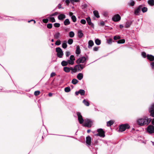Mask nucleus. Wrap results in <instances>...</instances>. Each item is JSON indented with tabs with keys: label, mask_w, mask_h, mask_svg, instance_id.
I'll use <instances>...</instances> for the list:
<instances>
[{
	"label": "nucleus",
	"mask_w": 154,
	"mask_h": 154,
	"mask_svg": "<svg viewBox=\"0 0 154 154\" xmlns=\"http://www.w3.org/2000/svg\"><path fill=\"white\" fill-rule=\"evenodd\" d=\"M79 67H81V69H82L84 66L82 64H78L75 66L73 69L72 67L69 68L67 67H65L63 68V70L66 72H69L71 70L74 72H76L77 69L79 71H81V69H79Z\"/></svg>",
	"instance_id": "1"
},
{
	"label": "nucleus",
	"mask_w": 154,
	"mask_h": 154,
	"mask_svg": "<svg viewBox=\"0 0 154 154\" xmlns=\"http://www.w3.org/2000/svg\"><path fill=\"white\" fill-rule=\"evenodd\" d=\"M152 119L148 118L146 116H144L143 118L138 119L137 121V124L140 126L148 125L151 121Z\"/></svg>",
	"instance_id": "2"
},
{
	"label": "nucleus",
	"mask_w": 154,
	"mask_h": 154,
	"mask_svg": "<svg viewBox=\"0 0 154 154\" xmlns=\"http://www.w3.org/2000/svg\"><path fill=\"white\" fill-rule=\"evenodd\" d=\"M130 128V126L128 124H122L119 125V130L120 132H123L125 131L126 129H129Z\"/></svg>",
	"instance_id": "3"
},
{
	"label": "nucleus",
	"mask_w": 154,
	"mask_h": 154,
	"mask_svg": "<svg viewBox=\"0 0 154 154\" xmlns=\"http://www.w3.org/2000/svg\"><path fill=\"white\" fill-rule=\"evenodd\" d=\"M56 51L57 53V56L59 58H62L63 55V53L60 47L57 48Z\"/></svg>",
	"instance_id": "4"
},
{
	"label": "nucleus",
	"mask_w": 154,
	"mask_h": 154,
	"mask_svg": "<svg viewBox=\"0 0 154 154\" xmlns=\"http://www.w3.org/2000/svg\"><path fill=\"white\" fill-rule=\"evenodd\" d=\"M92 123V121L90 119H85L84 124V126L90 128L91 127Z\"/></svg>",
	"instance_id": "5"
},
{
	"label": "nucleus",
	"mask_w": 154,
	"mask_h": 154,
	"mask_svg": "<svg viewBox=\"0 0 154 154\" xmlns=\"http://www.w3.org/2000/svg\"><path fill=\"white\" fill-rule=\"evenodd\" d=\"M97 131L98 133L95 135L96 136H99L103 137L105 136V132L102 129H98L97 130Z\"/></svg>",
	"instance_id": "6"
},
{
	"label": "nucleus",
	"mask_w": 154,
	"mask_h": 154,
	"mask_svg": "<svg viewBox=\"0 0 154 154\" xmlns=\"http://www.w3.org/2000/svg\"><path fill=\"white\" fill-rule=\"evenodd\" d=\"M153 125H149L147 128V131L149 134H152L154 133V126Z\"/></svg>",
	"instance_id": "7"
},
{
	"label": "nucleus",
	"mask_w": 154,
	"mask_h": 154,
	"mask_svg": "<svg viewBox=\"0 0 154 154\" xmlns=\"http://www.w3.org/2000/svg\"><path fill=\"white\" fill-rule=\"evenodd\" d=\"M76 114L78 116V120L80 124H82L84 122V120L81 113L79 112H77L76 113Z\"/></svg>",
	"instance_id": "8"
},
{
	"label": "nucleus",
	"mask_w": 154,
	"mask_h": 154,
	"mask_svg": "<svg viewBox=\"0 0 154 154\" xmlns=\"http://www.w3.org/2000/svg\"><path fill=\"white\" fill-rule=\"evenodd\" d=\"M112 20L114 22L118 21L121 20V17L119 14H116L113 16Z\"/></svg>",
	"instance_id": "9"
},
{
	"label": "nucleus",
	"mask_w": 154,
	"mask_h": 154,
	"mask_svg": "<svg viewBox=\"0 0 154 154\" xmlns=\"http://www.w3.org/2000/svg\"><path fill=\"white\" fill-rule=\"evenodd\" d=\"M86 21L88 24L91 26L93 28H94V25L93 23L91 22V19L90 17H89L86 18Z\"/></svg>",
	"instance_id": "10"
},
{
	"label": "nucleus",
	"mask_w": 154,
	"mask_h": 154,
	"mask_svg": "<svg viewBox=\"0 0 154 154\" xmlns=\"http://www.w3.org/2000/svg\"><path fill=\"white\" fill-rule=\"evenodd\" d=\"M142 7V5H140L139 6L138 8L137 9H136L134 11V14L135 15H139L138 14L140 11Z\"/></svg>",
	"instance_id": "11"
},
{
	"label": "nucleus",
	"mask_w": 154,
	"mask_h": 154,
	"mask_svg": "<svg viewBox=\"0 0 154 154\" xmlns=\"http://www.w3.org/2000/svg\"><path fill=\"white\" fill-rule=\"evenodd\" d=\"M86 142L88 145H90L91 144V137L89 136L86 137Z\"/></svg>",
	"instance_id": "12"
},
{
	"label": "nucleus",
	"mask_w": 154,
	"mask_h": 154,
	"mask_svg": "<svg viewBox=\"0 0 154 154\" xmlns=\"http://www.w3.org/2000/svg\"><path fill=\"white\" fill-rule=\"evenodd\" d=\"M146 57L147 59L151 61H152L154 60V56L152 55L147 54Z\"/></svg>",
	"instance_id": "13"
},
{
	"label": "nucleus",
	"mask_w": 154,
	"mask_h": 154,
	"mask_svg": "<svg viewBox=\"0 0 154 154\" xmlns=\"http://www.w3.org/2000/svg\"><path fill=\"white\" fill-rule=\"evenodd\" d=\"M66 18V16L63 14H61L58 16V19L59 20H62Z\"/></svg>",
	"instance_id": "14"
},
{
	"label": "nucleus",
	"mask_w": 154,
	"mask_h": 154,
	"mask_svg": "<svg viewBox=\"0 0 154 154\" xmlns=\"http://www.w3.org/2000/svg\"><path fill=\"white\" fill-rule=\"evenodd\" d=\"M94 45V43L92 40H89L88 42V48H91Z\"/></svg>",
	"instance_id": "15"
},
{
	"label": "nucleus",
	"mask_w": 154,
	"mask_h": 154,
	"mask_svg": "<svg viewBox=\"0 0 154 154\" xmlns=\"http://www.w3.org/2000/svg\"><path fill=\"white\" fill-rule=\"evenodd\" d=\"M93 13L94 16H95L97 18H99L100 17L99 12L95 10L94 11Z\"/></svg>",
	"instance_id": "16"
},
{
	"label": "nucleus",
	"mask_w": 154,
	"mask_h": 154,
	"mask_svg": "<svg viewBox=\"0 0 154 154\" xmlns=\"http://www.w3.org/2000/svg\"><path fill=\"white\" fill-rule=\"evenodd\" d=\"M77 77L79 80H81L83 78V75L82 73H79L78 74Z\"/></svg>",
	"instance_id": "17"
},
{
	"label": "nucleus",
	"mask_w": 154,
	"mask_h": 154,
	"mask_svg": "<svg viewBox=\"0 0 154 154\" xmlns=\"http://www.w3.org/2000/svg\"><path fill=\"white\" fill-rule=\"evenodd\" d=\"M65 26L68 25L70 24V22L69 21V20L68 19H66L63 22Z\"/></svg>",
	"instance_id": "18"
},
{
	"label": "nucleus",
	"mask_w": 154,
	"mask_h": 154,
	"mask_svg": "<svg viewBox=\"0 0 154 154\" xmlns=\"http://www.w3.org/2000/svg\"><path fill=\"white\" fill-rule=\"evenodd\" d=\"M148 3L151 6H154V0H149Z\"/></svg>",
	"instance_id": "19"
},
{
	"label": "nucleus",
	"mask_w": 154,
	"mask_h": 154,
	"mask_svg": "<svg viewBox=\"0 0 154 154\" xmlns=\"http://www.w3.org/2000/svg\"><path fill=\"white\" fill-rule=\"evenodd\" d=\"M154 110V103H152L149 109V112Z\"/></svg>",
	"instance_id": "20"
},
{
	"label": "nucleus",
	"mask_w": 154,
	"mask_h": 154,
	"mask_svg": "<svg viewBox=\"0 0 154 154\" xmlns=\"http://www.w3.org/2000/svg\"><path fill=\"white\" fill-rule=\"evenodd\" d=\"M60 33L59 32L56 33L54 35V36L56 39H58L60 37Z\"/></svg>",
	"instance_id": "21"
},
{
	"label": "nucleus",
	"mask_w": 154,
	"mask_h": 154,
	"mask_svg": "<svg viewBox=\"0 0 154 154\" xmlns=\"http://www.w3.org/2000/svg\"><path fill=\"white\" fill-rule=\"evenodd\" d=\"M75 52L77 54H79L80 53V48L79 45L77 46Z\"/></svg>",
	"instance_id": "22"
},
{
	"label": "nucleus",
	"mask_w": 154,
	"mask_h": 154,
	"mask_svg": "<svg viewBox=\"0 0 154 154\" xmlns=\"http://www.w3.org/2000/svg\"><path fill=\"white\" fill-rule=\"evenodd\" d=\"M114 123L113 121L110 120L107 122V125L108 126H110L112 125Z\"/></svg>",
	"instance_id": "23"
},
{
	"label": "nucleus",
	"mask_w": 154,
	"mask_h": 154,
	"mask_svg": "<svg viewBox=\"0 0 154 154\" xmlns=\"http://www.w3.org/2000/svg\"><path fill=\"white\" fill-rule=\"evenodd\" d=\"M131 23L132 22L131 21H127L125 24V27L126 28L129 27Z\"/></svg>",
	"instance_id": "24"
},
{
	"label": "nucleus",
	"mask_w": 154,
	"mask_h": 154,
	"mask_svg": "<svg viewBox=\"0 0 154 154\" xmlns=\"http://www.w3.org/2000/svg\"><path fill=\"white\" fill-rule=\"evenodd\" d=\"M83 34L82 33V31L79 30L78 32V35L79 38H81L83 36Z\"/></svg>",
	"instance_id": "25"
},
{
	"label": "nucleus",
	"mask_w": 154,
	"mask_h": 154,
	"mask_svg": "<svg viewBox=\"0 0 154 154\" xmlns=\"http://www.w3.org/2000/svg\"><path fill=\"white\" fill-rule=\"evenodd\" d=\"M79 94H80L81 95H84L85 94V91L84 90L80 89L79 90Z\"/></svg>",
	"instance_id": "26"
},
{
	"label": "nucleus",
	"mask_w": 154,
	"mask_h": 154,
	"mask_svg": "<svg viewBox=\"0 0 154 154\" xmlns=\"http://www.w3.org/2000/svg\"><path fill=\"white\" fill-rule=\"evenodd\" d=\"M62 47L64 49H65L67 48V45L66 44V41H64V42L62 44Z\"/></svg>",
	"instance_id": "27"
},
{
	"label": "nucleus",
	"mask_w": 154,
	"mask_h": 154,
	"mask_svg": "<svg viewBox=\"0 0 154 154\" xmlns=\"http://www.w3.org/2000/svg\"><path fill=\"white\" fill-rule=\"evenodd\" d=\"M61 65L63 66H66L67 65L68 62L65 61H63L61 63Z\"/></svg>",
	"instance_id": "28"
},
{
	"label": "nucleus",
	"mask_w": 154,
	"mask_h": 154,
	"mask_svg": "<svg viewBox=\"0 0 154 154\" xmlns=\"http://www.w3.org/2000/svg\"><path fill=\"white\" fill-rule=\"evenodd\" d=\"M125 42V40L124 39H122L118 40L117 42L118 44H123Z\"/></svg>",
	"instance_id": "29"
},
{
	"label": "nucleus",
	"mask_w": 154,
	"mask_h": 154,
	"mask_svg": "<svg viewBox=\"0 0 154 154\" xmlns=\"http://www.w3.org/2000/svg\"><path fill=\"white\" fill-rule=\"evenodd\" d=\"M95 43L97 45H99L101 44V41L98 38L95 40Z\"/></svg>",
	"instance_id": "30"
},
{
	"label": "nucleus",
	"mask_w": 154,
	"mask_h": 154,
	"mask_svg": "<svg viewBox=\"0 0 154 154\" xmlns=\"http://www.w3.org/2000/svg\"><path fill=\"white\" fill-rule=\"evenodd\" d=\"M83 103L86 106H88L90 104H89V103L85 99L83 100Z\"/></svg>",
	"instance_id": "31"
},
{
	"label": "nucleus",
	"mask_w": 154,
	"mask_h": 154,
	"mask_svg": "<svg viewBox=\"0 0 154 154\" xmlns=\"http://www.w3.org/2000/svg\"><path fill=\"white\" fill-rule=\"evenodd\" d=\"M64 91L66 92H69L70 91L71 89L69 87H68L65 88H64Z\"/></svg>",
	"instance_id": "32"
},
{
	"label": "nucleus",
	"mask_w": 154,
	"mask_h": 154,
	"mask_svg": "<svg viewBox=\"0 0 154 154\" xmlns=\"http://www.w3.org/2000/svg\"><path fill=\"white\" fill-rule=\"evenodd\" d=\"M78 82V81L76 79H74L72 80V82L74 85H75Z\"/></svg>",
	"instance_id": "33"
},
{
	"label": "nucleus",
	"mask_w": 154,
	"mask_h": 154,
	"mask_svg": "<svg viewBox=\"0 0 154 154\" xmlns=\"http://www.w3.org/2000/svg\"><path fill=\"white\" fill-rule=\"evenodd\" d=\"M69 36L71 38L73 37L75 35L74 33L72 31H70L69 33Z\"/></svg>",
	"instance_id": "34"
},
{
	"label": "nucleus",
	"mask_w": 154,
	"mask_h": 154,
	"mask_svg": "<svg viewBox=\"0 0 154 154\" xmlns=\"http://www.w3.org/2000/svg\"><path fill=\"white\" fill-rule=\"evenodd\" d=\"M49 19L50 21L52 23L55 22V20L54 17H49L48 18Z\"/></svg>",
	"instance_id": "35"
},
{
	"label": "nucleus",
	"mask_w": 154,
	"mask_h": 154,
	"mask_svg": "<svg viewBox=\"0 0 154 154\" xmlns=\"http://www.w3.org/2000/svg\"><path fill=\"white\" fill-rule=\"evenodd\" d=\"M141 10L143 12L145 13V12H146L147 11V8L146 7H143L141 8Z\"/></svg>",
	"instance_id": "36"
},
{
	"label": "nucleus",
	"mask_w": 154,
	"mask_h": 154,
	"mask_svg": "<svg viewBox=\"0 0 154 154\" xmlns=\"http://www.w3.org/2000/svg\"><path fill=\"white\" fill-rule=\"evenodd\" d=\"M81 60L82 63H83L86 60L85 57H82L79 58Z\"/></svg>",
	"instance_id": "37"
},
{
	"label": "nucleus",
	"mask_w": 154,
	"mask_h": 154,
	"mask_svg": "<svg viewBox=\"0 0 154 154\" xmlns=\"http://www.w3.org/2000/svg\"><path fill=\"white\" fill-rule=\"evenodd\" d=\"M71 19L74 22H75L76 21V18L75 15L72 16L71 17Z\"/></svg>",
	"instance_id": "38"
},
{
	"label": "nucleus",
	"mask_w": 154,
	"mask_h": 154,
	"mask_svg": "<svg viewBox=\"0 0 154 154\" xmlns=\"http://www.w3.org/2000/svg\"><path fill=\"white\" fill-rule=\"evenodd\" d=\"M73 42V40L72 38H69L68 41V43L69 45H71Z\"/></svg>",
	"instance_id": "39"
},
{
	"label": "nucleus",
	"mask_w": 154,
	"mask_h": 154,
	"mask_svg": "<svg viewBox=\"0 0 154 154\" xmlns=\"http://www.w3.org/2000/svg\"><path fill=\"white\" fill-rule=\"evenodd\" d=\"M47 27L49 29H51L52 27V25L51 23H48L47 24Z\"/></svg>",
	"instance_id": "40"
},
{
	"label": "nucleus",
	"mask_w": 154,
	"mask_h": 154,
	"mask_svg": "<svg viewBox=\"0 0 154 154\" xmlns=\"http://www.w3.org/2000/svg\"><path fill=\"white\" fill-rule=\"evenodd\" d=\"M121 38V37L119 36L116 35L114 37L113 39L114 40H117Z\"/></svg>",
	"instance_id": "41"
},
{
	"label": "nucleus",
	"mask_w": 154,
	"mask_h": 154,
	"mask_svg": "<svg viewBox=\"0 0 154 154\" xmlns=\"http://www.w3.org/2000/svg\"><path fill=\"white\" fill-rule=\"evenodd\" d=\"M69 58L70 60L72 61H74L75 60V58L74 56L73 55H71Z\"/></svg>",
	"instance_id": "42"
},
{
	"label": "nucleus",
	"mask_w": 154,
	"mask_h": 154,
	"mask_svg": "<svg viewBox=\"0 0 154 154\" xmlns=\"http://www.w3.org/2000/svg\"><path fill=\"white\" fill-rule=\"evenodd\" d=\"M40 93V91H35L34 93V95L36 96H38L39 94Z\"/></svg>",
	"instance_id": "43"
},
{
	"label": "nucleus",
	"mask_w": 154,
	"mask_h": 154,
	"mask_svg": "<svg viewBox=\"0 0 154 154\" xmlns=\"http://www.w3.org/2000/svg\"><path fill=\"white\" fill-rule=\"evenodd\" d=\"M61 44V41L60 40H57L56 41L55 44L56 45H59Z\"/></svg>",
	"instance_id": "44"
},
{
	"label": "nucleus",
	"mask_w": 154,
	"mask_h": 154,
	"mask_svg": "<svg viewBox=\"0 0 154 154\" xmlns=\"http://www.w3.org/2000/svg\"><path fill=\"white\" fill-rule=\"evenodd\" d=\"M54 26L55 27L58 28L60 26V23H55L54 24Z\"/></svg>",
	"instance_id": "45"
},
{
	"label": "nucleus",
	"mask_w": 154,
	"mask_h": 154,
	"mask_svg": "<svg viewBox=\"0 0 154 154\" xmlns=\"http://www.w3.org/2000/svg\"><path fill=\"white\" fill-rule=\"evenodd\" d=\"M67 62H68V64L69 63L71 65H73L74 64V61H71L70 60H68Z\"/></svg>",
	"instance_id": "46"
},
{
	"label": "nucleus",
	"mask_w": 154,
	"mask_h": 154,
	"mask_svg": "<svg viewBox=\"0 0 154 154\" xmlns=\"http://www.w3.org/2000/svg\"><path fill=\"white\" fill-rule=\"evenodd\" d=\"M112 39L111 38H110L108 40L107 42L109 44H110L112 43Z\"/></svg>",
	"instance_id": "47"
},
{
	"label": "nucleus",
	"mask_w": 154,
	"mask_h": 154,
	"mask_svg": "<svg viewBox=\"0 0 154 154\" xmlns=\"http://www.w3.org/2000/svg\"><path fill=\"white\" fill-rule=\"evenodd\" d=\"M80 22L81 23L83 24H85L86 23V21L84 19H82L81 20Z\"/></svg>",
	"instance_id": "48"
},
{
	"label": "nucleus",
	"mask_w": 154,
	"mask_h": 154,
	"mask_svg": "<svg viewBox=\"0 0 154 154\" xmlns=\"http://www.w3.org/2000/svg\"><path fill=\"white\" fill-rule=\"evenodd\" d=\"M135 2L134 1L132 0L131 2L129 4V5L131 6H133L134 5Z\"/></svg>",
	"instance_id": "49"
},
{
	"label": "nucleus",
	"mask_w": 154,
	"mask_h": 154,
	"mask_svg": "<svg viewBox=\"0 0 154 154\" xmlns=\"http://www.w3.org/2000/svg\"><path fill=\"white\" fill-rule=\"evenodd\" d=\"M58 14V12H55L54 13L50 15V17L54 16H55L56 15H57Z\"/></svg>",
	"instance_id": "50"
},
{
	"label": "nucleus",
	"mask_w": 154,
	"mask_h": 154,
	"mask_svg": "<svg viewBox=\"0 0 154 154\" xmlns=\"http://www.w3.org/2000/svg\"><path fill=\"white\" fill-rule=\"evenodd\" d=\"M142 55L144 58H146V54L145 52H142Z\"/></svg>",
	"instance_id": "51"
},
{
	"label": "nucleus",
	"mask_w": 154,
	"mask_h": 154,
	"mask_svg": "<svg viewBox=\"0 0 154 154\" xmlns=\"http://www.w3.org/2000/svg\"><path fill=\"white\" fill-rule=\"evenodd\" d=\"M42 21L45 23H47L48 22V20L47 19H43Z\"/></svg>",
	"instance_id": "52"
},
{
	"label": "nucleus",
	"mask_w": 154,
	"mask_h": 154,
	"mask_svg": "<svg viewBox=\"0 0 154 154\" xmlns=\"http://www.w3.org/2000/svg\"><path fill=\"white\" fill-rule=\"evenodd\" d=\"M76 63L77 64H79V63H82V62L80 59L79 58L78 59L76 60Z\"/></svg>",
	"instance_id": "53"
},
{
	"label": "nucleus",
	"mask_w": 154,
	"mask_h": 154,
	"mask_svg": "<svg viewBox=\"0 0 154 154\" xmlns=\"http://www.w3.org/2000/svg\"><path fill=\"white\" fill-rule=\"evenodd\" d=\"M56 75V74H55V73H54V72H52L51 73V75H50V76L51 77H53L54 76H55Z\"/></svg>",
	"instance_id": "54"
},
{
	"label": "nucleus",
	"mask_w": 154,
	"mask_h": 154,
	"mask_svg": "<svg viewBox=\"0 0 154 154\" xmlns=\"http://www.w3.org/2000/svg\"><path fill=\"white\" fill-rule=\"evenodd\" d=\"M70 52L69 51H66V56L67 57H69V55H70Z\"/></svg>",
	"instance_id": "55"
},
{
	"label": "nucleus",
	"mask_w": 154,
	"mask_h": 154,
	"mask_svg": "<svg viewBox=\"0 0 154 154\" xmlns=\"http://www.w3.org/2000/svg\"><path fill=\"white\" fill-rule=\"evenodd\" d=\"M150 65L152 68L153 69L154 68V61L151 62Z\"/></svg>",
	"instance_id": "56"
},
{
	"label": "nucleus",
	"mask_w": 154,
	"mask_h": 154,
	"mask_svg": "<svg viewBox=\"0 0 154 154\" xmlns=\"http://www.w3.org/2000/svg\"><path fill=\"white\" fill-rule=\"evenodd\" d=\"M98 47H94L93 48V50L94 51H97L98 50Z\"/></svg>",
	"instance_id": "57"
},
{
	"label": "nucleus",
	"mask_w": 154,
	"mask_h": 154,
	"mask_svg": "<svg viewBox=\"0 0 154 154\" xmlns=\"http://www.w3.org/2000/svg\"><path fill=\"white\" fill-rule=\"evenodd\" d=\"M58 8L59 9H60L62 8V9H63V8H62L61 7V5L60 4H59L58 5Z\"/></svg>",
	"instance_id": "58"
},
{
	"label": "nucleus",
	"mask_w": 154,
	"mask_h": 154,
	"mask_svg": "<svg viewBox=\"0 0 154 154\" xmlns=\"http://www.w3.org/2000/svg\"><path fill=\"white\" fill-rule=\"evenodd\" d=\"M32 21L34 22V24H35L36 23V21L35 20H29L28 21V23H29L30 22Z\"/></svg>",
	"instance_id": "59"
},
{
	"label": "nucleus",
	"mask_w": 154,
	"mask_h": 154,
	"mask_svg": "<svg viewBox=\"0 0 154 154\" xmlns=\"http://www.w3.org/2000/svg\"><path fill=\"white\" fill-rule=\"evenodd\" d=\"M100 24L101 26H103L105 24L103 21H101L100 23Z\"/></svg>",
	"instance_id": "60"
},
{
	"label": "nucleus",
	"mask_w": 154,
	"mask_h": 154,
	"mask_svg": "<svg viewBox=\"0 0 154 154\" xmlns=\"http://www.w3.org/2000/svg\"><path fill=\"white\" fill-rule=\"evenodd\" d=\"M65 2L67 5H68L70 3V2L69 0H66Z\"/></svg>",
	"instance_id": "61"
},
{
	"label": "nucleus",
	"mask_w": 154,
	"mask_h": 154,
	"mask_svg": "<svg viewBox=\"0 0 154 154\" xmlns=\"http://www.w3.org/2000/svg\"><path fill=\"white\" fill-rule=\"evenodd\" d=\"M69 16H70L72 17V16H73V13L72 12H70L69 13Z\"/></svg>",
	"instance_id": "62"
},
{
	"label": "nucleus",
	"mask_w": 154,
	"mask_h": 154,
	"mask_svg": "<svg viewBox=\"0 0 154 154\" xmlns=\"http://www.w3.org/2000/svg\"><path fill=\"white\" fill-rule=\"evenodd\" d=\"M73 1L75 2H78L79 1V0H72V2Z\"/></svg>",
	"instance_id": "63"
},
{
	"label": "nucleus",
	"mask_w": 154,
	"mask_h": 154,
	"mask_svg": "<svg viewBox=\"0 0 154 154\" xmlns=\"http://www.w3.org/2000/svg\"><path fill=\"white\" fill-rule=\"evenodd\" d=\"M79 94V91H76L75 92V94L76 95H78Z\"/></svg>",
	"instance_id": "64"
}]
</instances>
